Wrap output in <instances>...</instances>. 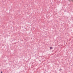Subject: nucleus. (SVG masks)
Returning <instances> with one entry per match:
<instances>
[{
  "label": "nucleus",
  "mask_w": 73,
  "mask_h": 73,
  "mask_svg": "<svg viewBox=\"0 0 73 73\" xmlns=\"http://www.w3.org/2000/svg\"><path fill=\"white\" fill-rule=\"evenodd\" d=\"M60 70H62V69H61V68H60Z\"/></svg>",
  "instance_id": "f03ea898"
},
{
  "label": "nucleus",
  "mask_w": 73,
  "mask_h": 73,
  "mask_svg": "<svg viewBox=\"0 0 73 73\" xmlns=\"http://www.w3.org/2000/svg\"><path fill=\"white\" fill-rule=\"evenodd\" d=\"M50 48V49H53V47H51Z\"/></svg>",
  "instance_id": "f257e3e1"
},
{
  "label": "nucleus",
  "mask_w": 73,
  "mask_h": 73,
  "mask_svg": "<svg viewBox=\"0 0 73 73\" xmlns=\"http://www.w3.org/2000/svg\"><path fill=\"white\" fill-rule=\"evenodd\" d=\"M1 73H3V72L2 71H1Z\"/></svg>",
  "instance_id": "7ed1b4c3"
}]
</instances>
